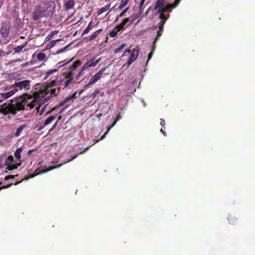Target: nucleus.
<instances>
[{"label":"nucleus","mask_w":255,"mask_h":255,"mask_svg":"<svg viewBox=\"0 0 255 255\" xmlns=\"http://www.w3.org/2000/svg\"><path fill=\"white\" fill-rule=\"evenodd\" d=\"M53 35V33H51L49 34H48L45 38V41H48L50 40Z\"/></svg>","instance_id":"a18cd8bd"},{"label":"nucleus","mask_w":255,"mask_h":255,"mask_svg":"<svg viewBox=\"0 0 255 255\" xmlns=\"http://www.w3.org/2000/svg\"><path fill=\"white\" fill-rule=\"evenodd\" d=\"M36 57H37V59L39 61H44L46 59V58L45 54H44L43 53H41V52L38 53L37 54Z\"/></svg>","instance_id":"bb28decb"},{"label":"nucleus","mask_w":255,"mask_h":255,"mask_svg":"<svg viewBox=\"0 0 255 255\" xmlns=\"http://www.w3.org/2000/svg\"><path fill=\"white\" fill-rule=\"evenodd\" d=\"M63 61H62V62H59V64H60V63H63Z\"/></svg>","instance_id":"774afa93"},{"label":"nucleus","mask_w":255,"mask_h":255,"mask_svg":"<svg viewBox=\"0 0 255 255\" xmlns=\"http://www.w3.org/2000/svg\"><path fill=\"white\" fill-rule=\"evenodd\" d=\"M153 51H150V53L148 54V59H147V62L152 57V56L153 55Z\"/></svg>","instance_id":"8fccbe9b"},{"label":"nucleus","mask_w":255,"mask_h":255,"mask_svg":"<svg viewBox=\"0 0 255 255\" xmlns=\"http://www.w3.org/2000/svg\"><path fill=\"white\" fill-rule=\"evenodd\" d=\"M129 2L128 0H122L118 7L119 9L124 8Z\"/></svg>","instance_id":"cd10ccee"},{"label":"nucleus","mask_w":255,"mask_h":255,"mask_svg":"<svg viewBox=\"0 0 255 255\" xmlns=\"http://www.w3.org/2000/svg\"><path fill=\"white\" fill-rule=\"evenodd\" d=\"M165 3V0H157L155 3L154 10H157V12L158 13L159 9L164 7Z\"/></svg>","instance_id":"f3484780"},{"label":"nucleus","mask_w":255,"mask_h":255,"mask_svg":"<svg viewBox=\"0 0 255 255\" xmlns=\"http://www.w3.org/2000/svg\"><path fill=\"white\" fill-rule=\"evenodd\" d=\"M37 103L35 100H33L30 102H29V104H28V107H29L30 109H32L35 107Z\"/></svg>","instance_id":"473e14b6"},{"label":"nucleus","mask_w":255,"mask_h":255,"mask_svg":"<svg viewBox=\"0 0 255 255\" xmlns=\"http://www.w3.org/2000/svg\"><path fill=\"white\" fill-rule=\"evenodd\" d=\"M128 9H129V7H127L125 9H124L120 13V14L117 16L116 20L117 21L119 17H122L124 16L125 15L126 13L128 11Z\"/></svg>","instance_id":"2f4dec72"},{"label":"nucleus","mask_w":255,"mask_h":255,"mask_svg":"<svg viewBox=\"0 0 255 255\" xmlns=\"http://www.w3.org/2000/svg\"><path fill=\"white\" fill-rule=\"evenodd\" d=\"M58 31H54V32H53V34H54V33H58Z\"/></svg>","instance_id":"69168bd1"},{"label":"nucleus","mask_w":255,"mask_h":255,"mask_svg":"<svg viewBox=\"0 0 255 255\" xmlns=\"http://www.w3.org/2000/svg\"><path fill=\"white\" fill-rule=\"evenodd\" d=\"M126 44H122L119 47L116 48L114 50V52L115 53H117L120 52L125 46Z\"/></svg>","instance_id":"c9c22d12"},{"label":"nucleus","mask_w":255,"mask_h":255,"mask_svg":"<svg viewBox=\"0 0 255 255\" xmlns=\"http://www.w3.org/2000/svg\"><path fill=\"white\" fill-rule=\"evenodd\" d=\"M110 8V4L108 5H107L105 7H102V8H101L98 11H97V14L98 15H101V14H102L103 13H104V12L107 11Z\"/></svg>","instance_id":"c756f323"},{"label":"nucleus","mask_w":255,"mask_h":255,"mask_svg":"<svg viewBox=\"0 0 255 255\" xmlns=\"http://www.w3.org/2000/svg\"><path fill=\"white\" fill-rule=\"evenodd\" d=\"M165 23H164L163 21H160L159 23V29L163 30V27H164V24Z\"/></svg>","instance_id":"c03bdc74"},{"label":"nucleus","mask_w":255,"mask_h":255,"mask_svg":"<svg viewBox=\"0 0 255 255\" xmlns=\"http://www.w3.org/2000/svg\"><path fill=\"white\" fill-rule=\"evenodd\" d=\"M61 115H59V116L58 117V118H57V121L56 122H58L59 120H60L61 119Z\"/></svg>","instance_id":"680f3d73"},{"label":"nucleus","mask_w":255,"mask_h":255,"mask_svg":"<svg viewBox=\"0 0 255 255\" xmlns=\"http://www.w3.org/2000/svg\"><path fill=\"white\" fill-rule=\"evenodd\" d=\"M90 147H91V146H89L87 147H86V148H85L83 151H81V152H80V154H83V153H84L86 151H87V150L89 149V148H90Z\"/></svg>","instance_id":"5fc2aeb1"},{"label":"nucleus","mask_w":255,"mask_h":255,"mask_svg":"<svg viewBox=\"0 0 255 255\" xmlns=\"http://www.w3.org/2000/svg\"><path fill=\"white\" fill-rule=\"evenodd\" d=\"M93 85L92 83H90V81H89V82L84 85V88H88V87H89L90 86Z\"/></svg>","instance_id":"603ef678"},{"label":"nucleus","mask_w":255,"mask_h":255,"mask_svg":"<svg viewBox=\"0 0 255 255\" xmlns=\"http://www.w3.org/2000/svg\"><path fill=\"white\" fill-rule=\"evenodd\" d=\"M160 14L159 17L161 19V21H163L164 23L165 22L166 20L167 19V18L165 16V15L164 14V13H159Z\"/></svg>","instance_id":"ea45409f"},{"label":"nucleus","mask_w":255,"mask_h":255,"mask_svg":"<svg viewBox=\"0 0 255 255\" xmlns=\"http://www.w3.org/2000/svg\"><path fill=\"white\" fill-rule=\"evenodd\" d=\"M75 96V93L73 94L72 96L67 97L65 98L64 101L61 103L62 105H63L64 103H66L67 101L71 100L72 98H73Z\"/></svg>","instance_id":"79ce46f5"},{"label":"nucleus","mask_w":255,"mask_h":255,"mask_svg":"<svg viewBox=\"0 0 255 255\" xmlns=\"http://www.w3.org/2000/svg\"><path fill=\"white\" fill-rule=\"evenodd\" d=\"M62 165H63V164H59L58 165H56V166H50L48 167V168H46L45 169H40L39 168H37L35 170L33 174H30L29 177H27V176L25 175L23 179L20 180V181L15 182L14 183H13V184L17 185L18 183H19L20 182H21L22 180H27L29 178H32L39 174L45 173H46L48 171H49L51 170H53L54 169L59 168L60 166H61Z\"/></svg>","instance_id":"7ed1b4c3"},{"label":"nucleus","mask_w":255,"mask_h":255,"mask_svg":"<svg viewBox=\"0 0 255 255\" xmlns=\"http://www.w3.org/2000/svg\"><path fill=\"white\" fill-rule=\"evenodd\" d=\"M22 148L19 147L15 151L14 155L15 158L18 160H19L21 158V153L22 152Z\"/></svg>","instance_id":"393cba45"},{"label":"nucleus","mask_w":255,"mask_h":255,"mask_svg":"<svg viewBox=\"0 0 255 255\" xmlns=\"http://www.w3.org/2000/svg\"><path fill=\"white\" fill-rule=\"evenodd\" d=\"M75 5V2L73 0H69L64 5L65 9L66 10L70 9L74 7Z\"/></svg>","instance_id":"4be33fe9"},{"label":"nucleus","mask_w":255,"mask_h":255,"mask_svg":"<svg viewBox=\"0 0 255 255\" xmlns=\"http://www.w3.org/2000/svg\"><path fill=\"white\" fill-rule=\"evenodd\" d=\"M60 39H56L55 40H52L48 43L45 48V50H48L54 46L57 42L59 41Z\"/></svg>","instance_id":"a878e982"},{"label":"nucleus","mask_w":255,"mask_h":255,"mask_svg":"<svg viewBox=\"0 0 255 255\" xmlns=\"http://www.w3.org/2000/svg\"><path fill=\"white\" fill-rule=\"evenodd\" d=\"M129 21V18H125L120 24L117 25L113 30L110 32V36L111 37H115L117 35L118 32L125 29V25Z\"/></svg>","instance_id":"39448f33"},{"label":"nucleus","mask_w":255,"mask_h":255,"mask_svg":"<svg viewBox=\"0 0 255 255\" xmlns=\"http://www.w3.org/2000/svg\"><path fill=\"white\" fill-rule=\"evenodd\" d=\"M63 80H58V78H57L56 79H54L53 80H51V81L47 84V89L48 88H53L56 86H58V92H59L61 88L63 89Z\"/></svg>","instance_id":"1a4fd4ad"},{"label":"nucleus","mask_w":255,"mask_h":255,"mask_svg":"<svg viewBox=\"0 0 255 255\" xmlns=\"http://www.w3.org/2000/svg\"><path fill=\"white\" fill-rule=\"evenodd\" d=\"M181 0H175L172 4H170L164 5V7L159 9L158 13H165L170 11L173 8H175L179 4Z\"/></svg>","instance_id":"9d476101"},{"label":"nucleus","mask_w":255,"mask_h":255,"mask_svg":"<svg viewBox=\"0 0 255 255\" xmlns=\"http://www.w3.org/2000/svg\"><path fill=\"white\" fill-rule=\"evenodd\" d=\"M163 30H158L157 32V35L156 36V37L154 39V43H156V41L157 40L158 38L162 35Z\"/></svg>","instance_id":"a19ab883"},{"label":"nucleus","mask_w":255,"mask_h":255,"mask_svg":"<svg viewBox=\"0 0 255 255\" xmlns=\"http://www.w3.org/2000/svg\"><path fill=\"white\" fill-rule=\"evenodd\" d=\"M58 69H54L47 71L45 74L44 79H46L48 78H49L51 75L57 73L58 72Z\"/></svg>","instance_id":"412c9836"},{"label":"nucleus","mask_w":255,"mask_h":255,"mask_svg":"<svg viewBox=\"0 0 255 255\" xmlns=\"http://www.w3.org/2000/svg\"><path fill=\"white\" fill-rule=\"evenodd\" d=\"M1 113L4 116H7V118L10 120L11 119L10 115L12 116H15L18 110L15 104L9 103H4L3 105L0 106Z\"/></svg>","instance_id":"f03ea898"},{"label":"nucleus","mask_w":255,"mask_h":255,"mask_svg":"<svg viewBox=\"0 0 255 255\" xmlns=\"http://www.w3.org/2000/svg\"><path fill=\"white\" fill-rule=\"evenodd\" d=\"M69 45H70V44H68L67 46H66L65 47L60 49L59 50H57L56 52H55V55L59 54L65 51L66 50V49L69 46Z\"/></svg>","instance_id":"4c0bfd02"},{"label":"nucleus","mask_w":255,"mask_h":255,"mask_svg":"<svg viewBox=\"0 0 255 255\" xmlns=\"http://www.w3.org/2000/svg\"><path fill=\"white\" fill-rule=\"evenodd\" d=\"M12 184H13V183H11L9 184H8V185H4V186H3L2 187H0V190L1 189H4V188H6L9 187Z\"/></svg>","instance_id":"de8ad7c7"},{"label":"nucleus","mask_w":255,"mask_h":255,"mask_svg":"<svg viewBox=\"0 0 255 255\" xmlns=\"http://www.w3.org/2000/svg\"><path fill=\"white\" fill-rule=\"evenodd\" d=\"M138 55V50L135 49H134L131 54L127 62V65L128 66H129L132 62H133L137 58Z\"/></svg>","instance_id":"4468645a"},{"label":"nucleus","mask_w":255,"mask_h":255,"mask_svg":"<svg viewBox=\"0 0 255 255\" xmlns=\"http://www.w3.org/2000/svg\"><path fill=\"white\" fill-rule=\"evenodd\" d=\"M73 59H74V58L71 59L69 61H68L66 63H65L64 64H63V65H65L70 63V62H71L73 60Z\"/></svg>","instance_id":"bf43d9fd"},{"label":"nucleus","mask_w":255,"mask_h":255,"mask_svg":"<svg viewBox=\"0 0 255 255\" xmlns=\"http://www.w3.org/2000/svg\"><path fill=\"white\" fill-rule=\"evenodd\" d=\"M107 69V67H105L102 68L100 71H99L97 73H96L94 76H93L90 79V83H92L93 84H95L99 80H100L103 75L105 74V72Z\"/></svg>","instance_id":"9b49d317"},{"label":"nucleus","mask_w":255,"mask_h":255,"mask_svg":"<svg viewBox=\"0 0 255 255\" xmlns=\"http://www.w3.org/2000/svg\"><path fill=\"white\" fill-rule=\"evenodd\" d=\"M155 43H154V41L153 42V46H152V49H151V51H153V53L154 52V51L155 50Z\"/></svg>","instance_id":"864d4df0"},{"label":"nucleus","mask_w":255,"mask_h":255,"mask_svg":"<svg viewBox=\"0 0 255 255\" xmlns=\"http://www.w3.org/2000/svg\"><path fill=\"white\" fill-rule=\"evenodd\" d=\"M121 119V116H120V114H119L117 116V118L116 119H115V120L114 121V122H113V124L110 126L108 128V130H107V131L103 135H102L101 136V137L100 138V139H97L96 140L94 143H97V142H98L100 140H101V139H103L105 138L106 135L107 134V133L109 131V130L111 129V128H113L115 125L117 123V121H118L119 120H120V119Z\"/></svg>","instance_id":"dca6fc26"},{"label":"nucleus","mask_w":255,"mask_h":255,"mask_svg":"<svg viewBox=\"0 0 255 255\" xmlns=\"http://www.w3.org/2000/svg\"><path fill=\"white\" fill-rule=\"evenodd\" d=\"M62 111H63V110H62L60 111V113H59V114H60L62 112Z\"/></svg>","instance_id":"338daca9"},{"label":"nucleus","mask_w":255,"mask_h":255,"mask_svg":"<svg viewBox=\"0 0 255 255\" xmlns=\"http://www.w3.org/2000/svg\"><path fill=\"white\" fill-rule=\"evenodd\" d=\"M98 34L95 31L89 36V39H94L98 36Z\"/></svg>","instance_id":"37998d69"},{"label":"nucleus","mask_w":255,"mask_h":255,"mask_svg":"<svg viewBox=\"0 0 255 255\" xmlns=\"http://www.w3.org/2000/svg\"><path fill=\"white\" fill-rule=\"evenodd\" d=\"M34 150V149H29L28 151V155H30L31 153Z\"/></svg>","instance_id":"4d7b16f0"},{"label":"nucleus","mask_w":255,"mask_h":255,"mask_svg":"<svg viewBox=\"0 0 255 255\" xmlns=\"http://www.w3.org/2000/svg\"><path fill=\"white\" fill-rule=\"evenodd\" d=\"M95 57L88 60L86 63L84 64V68L88 69L91 67H95L101 60V58L95 60Z\"/></svg>","instance_id":"2eb2a0df"},{"label":"nucleus","mask_w":255,"mask_h":255,"mask_svg":"<svg viewBox=\"0 0 255 255\" xmlns=\"http://www.w3.org/2000/svg\"><path fill=\"white\" fill-rule=\"evenodd\" d=\"M11 27L6 23H3L0 29V33L3 37H7L9 34Z\"/></svg>","instance_id":"f8f14e48"},{"label":"nucleus","mask_w":255,"mask_h":255,"mask_svg":"<svg viewBox=\"0 0 255 255\" xmlns=\"http://www.w3.org/2000/svg\"><path fill=\"white\" fill-rule=\"evenodd\" d=\"M13 87L15 89H17V92L22 89L29 90L30 87V81L25 80L16 82L13 85Z\"/></svg>","instance_id":"423d86ee"},{"label":"nucleus","mask_w":255,"mask_h":255,"mask_svg":"<svg viewBox=\"0 0 255 255\" xmlns=\"http://www.w3.org/2000/svg\"><path fill=\"white\" fill-rule=\"evenodd\" d=\"M141 14V13H140V12H139L132 16L129 17L128 18H129V21H128V25H131L133 23L134 21L139 17Z\"/></svg>","instance_id":"5701e85b"},{"label":"nucleus","mask_w":255,"mask_h":255,"mask_svg":"<svg viewBox=\"0 0 255 255\" xmlns=\"http://www.w3.org/2000/svg\"><path fill=\"white\" fill-rule=\"evenodd\" d=\"M14 177V175H8V176H6L5 178H4V180H7L9 179H11V178H13Z\"/></svg>","instance_id":"3c124183"},{"label":"nucleus","mask_w":255,"mask_h":255,"mask_svg":"<svg viewBox=\"0 0 255 255\" xmlns=\"http://www.w3.org/2000/svg\"><path fill=\"white\" fill-rule=\"evenodd\" d=\"M65 77L66 80H63V89L68 88L74 81V76H72L70 74H66Z\"/></svg>","instance_id":"ddd939ff"},{"label":"nucleus","mask_w":255,"mask_h":255,"mask_svg":"<svg viewBox=\"0 0 255 255\" xmlns=\"http://www.w3.org/2000/svg\"><path fill=\"white\" fill-rule=\"evenodd\" d=\"M77 156V155H75V156L73 157L70 160H67V161L65 162L64 163H68L69 162H70L71 161H72L73 160H74L76 157Z\"/></svg>","instance_id":"6e6d98bb"},{"label":"nucleus","mask_w":255,"mask_h":255,"mask_svg":"<svg viewBox=\"0 0 255 255\" xmlns=\"http://www.w3.org/2000/svg\"><path fill=\"white\" fill-rule=\"evenodd\" d=\"M56 118V116H49L44 122V126L43 127H40L38 129V130H40L43 129L47 125L50 124L53 121H54Z\"/></svg>","instance_id":"a211bd4d"},{"label":"nucleus","mask_w":255,"mask_h":255,"mask_svg":"<svg viewBox=\"0 0 255 255\" xmlns=\"http://www.w3.org/2000/svg\"><path fill=\"white\" fill-rule=\"evenodd\" d=\"M160 125L162 127H164V128H165V127H164V126H165V121H164V120H163L162 119H160Z\"/></svg>","instance_id":"49530a36"},{"label":"nucleus","mask_w":255,"mask_h":255,"mask_svg":"<svg viewBox=\"0 0 255 255\" xmlns=\"http://www.w3.org/2000/svg\"><path fill=\"white\" fill-rule=\"evenodd\" d=\"M160 132H162L164 136H166V132L162 128L160 129Z\"/></svg>","instance_id":"052dcab7"},{"label":"nucleus","mask_w":255,"mask_h":255,"mask_svg":"<svg viewBox=\"0 0 255 255\" xmlns=\"http://www.w3.org/2000/svg\"><path fill=\"white\" fill-rule=\"evenodd\" d=\"M57 124V122H56V123L52 126V128L49 129V132L53 130L56 127Z\"/></svg>","instance_id":"09e8293b"},{"label":"nucleus","mask_w":255,"mask_h":255,"mask_svg":"<svg viewBox=\"0 0 255 255\" xmlns=\"http://www.w3.org/2000/svg\"><path fill=\"white\" fill-rule=\"evenodd\" d=\"M100 93V90L99 89H96L92 94L91 97L95 99L96 98L97 95Z\"/></svg>","instance_id":"58836bf2"},{"label":"nucleus","mask_w":255,"mask_h":255,"mask_svg":"<svg viewBox=\"0 0 255 255\" xmlns=\"http://www.w3.org/2000/svg\"><path fill=\"white\" fill-rule=\"evenodd\" d=\"M47 91H49L50 92V95L51 96H54L56 95V88H48Z\"/></svg>","instance_id":"f704fd0d"},{"label":"nucleus","mask_w":255,"mask_h":255,"mask_svg":"<svg viewBox=\"0 0 255 255\" xmlns=\"http://www.w3.org/2000/svg\"><path fill=\"white\" fill-rule=\"evenodd\" d=\"M26 127H27V125L26 124L21 125L19 127H18L17 128L16 132L14 133V136L18 137L19 136H20L23 130Z\"/></svg>","instance_id":"aec40b11"},{"label":"nucleus","mask_w":255,"mask_h":255,"mask_svg":"<svg viewBox=\"0 0 255 255\" xmlns=\"http://www.w3.org/2000/svg\"><path fill=\"white\" fill-rule=\"evenodd\" d=\"M92 23V21H91L89 23L88 25L86 27V28L84 30L83 32L82 33V35L88 33L89 32V31L92 29V27L91 26V24Z\"/></svg>","instance_id":"72a5a7b5"},{"label":"nucleus","mask_w":255,"mask_h":255,"mask_svg":"<svg viewBox=\"0 0 255 255\" xmlns=\"http://www.w3.org/2000/svg\"><path fill=\"white\" fill-rule=\"evenodd\" d=\"M87 69L86 68H84V66L83 65L82 66V68L81 69L80 71H79V72L78 73V74L76 76V80H78L81 76L84 75L85 73L84 71Z\"/></svg>","instance_id":"7c9ffc66"},{"label":"nucleus","mask_w":255,"mask_h":255,"mask_svg":"<svg viewBox=\"0 0 255 255\" xmlns=\"http://www.w3.org/2000/svg\"><path fill=\"white\" fill-rule=\"evenodd\" d=\"M16 92H17V89H15L13 88L12 90L8 92L1 94V97L3 98V100H5L13 96Z\"/></svg>","instance_id":"6ab92c4d"},{"label":"nucleus","mask_w":255,"mask_h":255,"mask_svg":"<svg viewBox=\"0 0 255 255\" xmlns=\"http://www.w3.org/2000/svg\"><path fill=\"white\" fill-rule=\"evenodd\" d=\"M82 64V62L80 60H76L73 63V64L71 65H69L66 67L65 68L66 69V71L64 72L65 75L66 74H71L72 76H74V71L78 68L79 66H80Z\"/></svg>","instance_id":"6e6552de"},{"label":"nucleus","mask_w":255,"mask_h":255,"mask_svg":"<svg viewBox=\"0 0 255 255\" xmlns=\"http://www.w3.org/2000/svg\"><path fill=\"white\" fill-rule=\"evenodd\" d=\"M149 10V8L148 9V10L146 11L145 14H147Z\"/></svg>","instance_id":"0e129e2a"},{"label":"nucleus","mask_w":255,"mask_h":255,"mask_svg":"<svg viewBox=\"0 0 255 255\" xmlns=\"http://www.w3.org/2000/svg\"><path fill=\"white\" fill-rule=\"evenodd\" d=\"M145 0H141V1L140 2L139 6V12H140V13H141L143 11V5L145 2Z\"/></svg>","instance_id":"e433bc0d"},{"label":"nucleus","mask_w":255,"mask_h":255,"mask_svg":"<svg viewBox=\"0 0 255 255\" xmlns=\"http://www.w3.org/2000/svg\"><path fill=\"white\" fill-rule=\"evenodd\" d=\"M5 163L7 165L8 170H12L16 169L18 166H20L21 163H17L14 160V158L12 155H9L5 160Z\"/></svg>","instance_id":"0eeeda50"},{"label":"nucleus","mask_w":255,"mask_h":255,"mask_svg":"<svg viewBox=\"0 0 255 255\" xmlns=\"http://www.w3.org/2000/svg\"><path fill=\"white\" fill-rule=\"evenodd\" d=\"M27 44V42H25L23 44L21 45L17 46L15 47L13 50L15 53H19L20 52Z\"/></svg>","instance_id":"b1692460"},{"label":"nucleus","mask_w":255,"mask_h":255,"mask_svg":"<svg viewBox=\"0 0 255 255\" xmlns=\"http://www.w3.org/2000/svg\"><path fill=\"white\" fill-rule=\"evenodd\" d=\"M56 4L53 1H47L37 6L33 13V19L38 20L41 17H51L55 12Z\"/></svg>","instance_id":"f257e3e1"},{"label":"nucleus","mask_w":255,"mask_h":255,"mask_svg":"<svg viewBox=\"0 0 255 255\" xmlns=\"http://www.w3.org/2000/svg\"><path fill=\"white\" fill-rule=\"evenodd\" d=\"M228 219L231 224L234 225L237 223V219L233 215H230Z\"/></svg>","instance_id":"c85d7f7f"},{"label":"nucleus","mask_w":255,"mask_h":255,"mask_svg":"<svg viewBox=\"0 0 255 255\" xmlns=\"http://www.w3.org/2000/svg\"><path fill=\"white\" fill-rule=\"evenodd\" d=\"M32 99L31 97L28 96L27 94L23 95L18 98L17 101L15 103L19 111L24 110L25 106H28L29 100Z\"/></svg>","instance_id":"20e7f679"},{"label":"nucleus","mask_w":255,"mask_h":255,"mask_svg":"<svg viewBox=\"0 0 255 255\" xmlns=\"http://www.w3.org/2000/svg\"><path fill=\"white\" fill-rule=\"evenodd\" d=\"M102 31V29H99L97 30H96L95 32L98 34Z\"/></svg>","instance_id":"13d9d810"},{"label":"nucleus","mask_w":255,"mask_h":255,"mask_svg":"<svg viewBox=\"0 0 255 255\" xmlns=\"http://www.w3.org/2000/svg\"><path fill=\"white\" fill-rule=\"evenodd\" d=\"M126 52L130 53V50H126L125 53H126Z\"/></svg>","instance_id":"e2e57ef3"}]
</instances>
